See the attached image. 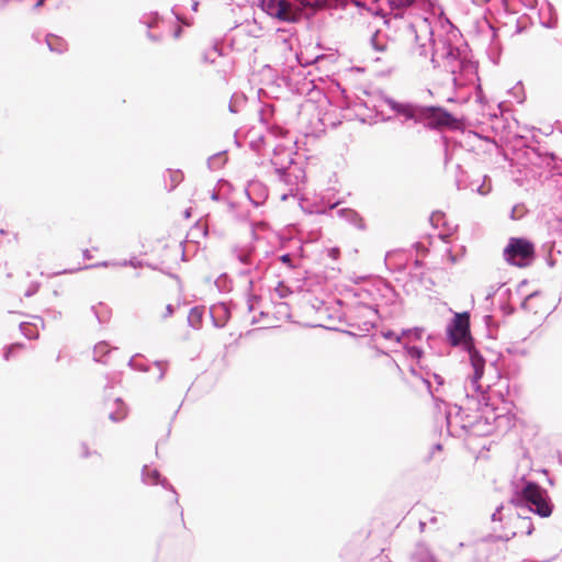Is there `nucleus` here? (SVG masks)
Listing matches in <instances>:
<instances>
[{
    "instance_id": "1",
    "label": "nucleus",
    "mask_w": 562,
    "mask_h": 562,
    "mask_svg": "<svg viewBox=\"0 0 562 562\" xmlns=\"http://www.w3.org/2000/svg\"><path fill=\"white\" fill-rule=\"evenodd\" d=\"M503 257L509 265L527 267L535 257V246L526 238L512 237L503 250Z\"/></svg>"
},
{
    "instance_id": "2",
    "label": "nucleus",
    "mask_w": 562,
    "mask_h": 562,
    "mask_svg": "<svg viewBox=\"0 0 562 562\" xmlns=\"http://www.w3.org/2000/svg\"><path fill=\"white\" fill-rule=\"evenodd\" d=\"M448 339L452 346L461 345L470 347V315L469 313H457L448 327Z\"/></svg>"
},
{
    "instance_id": "3",
    "label": "nucleus",
    "mask_w": 562,
    "mask_h": 562,
    "mask_svg": "<svg viewBox=\"0 0 562 562\" xmlns=\"http://www.w3.org/2000/svg\"><path fill=\"white\" fill-rule=\"evenodd\" d=\"M522 498L530 504L531 509L541 517H549L552 513V507L548 501L546 492L536 483L529 482L522 488Z\"/></svg>"
},
{
    "instance_id": "4",
    "label": "nucleus",
    "mask_w": 562,
    "mask_h": 562,
    "mask_svg": "<svg viewBox=\"0 0 562 562\" xmlns=\"http://www.w3.org/2000/svg\"><path fill=\"white\" fill-rule=\"evenodd\" d=\"M127 364L132 370L153 373L154 382L157 383L162 380L167 370L168 362L156 360L153 363H149V361L142 353H136L130 358Z\"/></svg>"
},
{
    "instance_id": "5",
    "label": "nucleus",
    "mask_w": 562,
    "mask_h": 562,
    "mask_svg": "<svg viewBox=\"0 0 562 562\" xmlns=\"http://www.w3.org/2000/svg\"><path fill=\"white\" fill-rule=\"evenodd\" d=\"M424 121L429 128L441 130L445 127L457 128L459 121L442 108L427 106L424 111Z\"/></svg>"
},
{
    "instance_id": "6",
    "label": "nucleus",
    "mask_w": 562,
    "mask_h": 562,
    "mask_svg": "<svg viewBox=\"0 0 562 562\" xmlns=\"http://www.w3.org/2000/svg\"><path fill=\"white\" fill-rule=\"evenodd\" d=\"M147 29V37L154 43H158L164 37L161 25L164 24L162 19L157 12L142 16L140 21Z\"/></svg>"
},
{
    "instance_id": "7",
    "label": "nucleus",
    "mask_w": 562,
    "mask_h": 562,
    "mask_svg": "<svg viewBox=\"0 0 562 562\" xmlns=\"http://www.w3.org/2000/svg\"><path fill=\"white\" fill-rule=\"evenodd\" d=\"M302 18V8L288 0H281L277 20L288 23H296Z\"/></svg>"
},
{
    "instance_id": "8",
    "label": "nucleus",
    "mask_w": 562,
    "mask_h": 562,
    "mask_svg": "<svg viewBox=\"0 0 562 562\" xmlns=\"http://www.w3.org/2000/svg\"><path fill=\"white\" fill-rule=\"evenodd\" d=\"M105 405L110 411L109 419L113 423H120L128 415V407L120 397L106 401Z\"/></svg>"
},
{
    "instance_id": "9",
    "label": "nucleus",
    "mask_w": 562,
    "mask_h": 562,
    "mask_svg": "<svg viewBox=\"0 0 562 562\" xmlns=\"http://www.w3.org/2000/svg\"><path fill=\"white\" fill-rule=\"evenodd\" d=\"M142 480L147 485H161L162 487L175 492L173 486L167 482L166 479H162L160 473L156 468H151L149 465H144L142 470Z\"/></svg>"
},
{
    "instance_id": "10",
    "label": "nucleus",
    "mask_w": 562,
    "mask_h": 562,
    "mask_svg": "<svg viewBox=\"0 0 562 562\" xmlns=\"http://www.w3.org/2000/svg\"><path fill=\"white\" fill-rule=\"evenodd\" d=\"M507 524L512 527L510 531L505 535L507 538L515 537L518 533L531 532V521L519 515L509 517Z\"/></svg>"
},
{
    "instance_id": "11",
    "label": "nucleus",
    "mask_w": 562,
    "mask_h": 562,
    "mask_svg": "<svg viewBox=\"0 0 562 562\" xmlns=\"http://www.w3.org/2000/svg\"><path fill=\"white\" fill-rule=\"evenodd\" d=\"M45 42L48 49L57 54H63L68 48L67 42L63 37L55 34H46Z\"/></svg>"
},
{
    "instance_id": "12",
    "label": "nucleus",
    "mask_w": 562,
    "mask_h": 562,
    "mask_svg": "<svg viewBox=\"0 0 562 562\" xmlns=\"http://www.w3.org/2000/svg\"><path fill=\"white\" fill-rule=\"evenodd\" d=\"M424 111L425 108H418L413 105H398L397 113L403 115L406 119L415 120L416 122L424 121Z\"/></svg>"
},
{
    "instance_id": "13",
    "label": "nucleus",
    "mask_w": 562,
    "mask_h": 562,
    "mask_svg": "<svg viewBox=\"0 0 562 562\" xmlns=\"http://www.w3.org/2000/svg\"><path fill=\"white\" fill-rule=\"evenodd\" d=\"M111 352L109 344L104 340L98 342L93 348V360L99 363L106 364L108 356Z\"/></svg>"
},
{
    "instance_id": "14",
    "label": "nucleus",
    "mask_w": 562,
    "mask_h": 562,
    "mask_svg": "<svg viewBox=\"0 0 562 562\" xmlns=\"http://www.w3.org/2000/svg\"><path fill=\"white\" fill-rule=\"evenodd\" d=\"M281 0H261V9L270 16L277 19Z\"/></svg>"
},
{
    "instance_id": "15",
    "label": "nucleus",
    "mask_w": 562,
    "mask_h": 562,
    "mask_svg": "<svg viewBox=\"0 0 562 562\" xmlns=\"http://www.w3.org/2000/svg\"><path fill=\"white\" fill-rule=\"evenodd\" d=\"M302 11L310 9L312 11L321 10L327 7V0H297Z\"/></svg>"
},
{
    "instance_id": "16",
    "label": "nucleus",
    "mask_w": 562,
    "mask_h": 562,
    "mask_svg": "<svg viewBox=\"0 0 562 562\" xmlns=\"http://www.w3.org/2000/svg\"><path fill=\"white\" fill-rule=\"evenodd\" d=\"M24 347H25V345L22 342H14L9 346H5L3 348V353H2L3 359L5 361L11 360L15 356V353L21 351Z\"/></svg>"
},
{
    "instance_id": "17",
    "label": "nucleus",
    "mask_w": 562,
    "mask_h": 562,
    "mask_svg": "<svg viewBox=\"0 0 562 562\" xmlns=\"http://www.w3.org/2000/svg\"><path fill=\"white\" fill-rule=\"evenodd\" d=\"M188 319L193 327L200 326L202 322V312L196 307L192 308L189 313Z\"/></svg>"
},
{
    "instance_id": "18",
    "label": "nucleus",
    "mask_w": 562,
    "mask_h": 562,
    "mask_svg": "<svg viewBox=\"0 0 562 562\" xmlns=\"http://www.w3.org/2000/svg\"><path fill=\"white\" fill-rule=\"evenodd\" d=\"M91 312L94 314L97 321L99 324H105L109 322L110 319V311L106 308L104 312L100 313L98 310H97V306L92 305L91 306Z\"/></svg>"
},
{
    "instance_id": "19",
    "label": "nucleus",
    "mask_w": 562,
    "mask_h": 562,
    "mask_svg": "<svg viewBox=\"0 0 562 562\" xmlns=\"http://www.w3.org/2000/svg\"><path fill=\"white\" fill-rule=\"evenodd\" d=\"M349 2H352L357 7H363L358 0H327V7H346Z\"/></svg>"
},
{
    "instance_id": "20",
    "label": "nucleus",
    "mask_w": 562,
    "mask_h": 562,
    "mask_svg": "<svg viewBox=\"0 0 562 562\" xmlns=\"http://www.w3.org/2000/svg\"><path fill=\"white\" fill-rule=\"evenodd\" d=\"M416 0H389L392 9H406L415 3Z\"/></svg>"
},
{
    "instance_id": "21",
    "label": "nucleus",
    "mask_w": 562,
    "mask_h": 562,
    "mask_svg": "<svg viewBox=\"0 0 562 562\" xmlns=\"http://www.w3.org/2000/svg\"><path fill=\"white\" fill-rule=\"evenodd\" d=\"M166 173L169 177L170 184H167V181L165 180V188L168 192H172L176 189V170L168 168Z\"/></svg>"
},
{
    "instance_id": "22",
    "label": "nucleus",
    "mask_w": 562,
    "mask_h": 562,
    "mask_svg": "<svg viewBox=\"0 0 562 562\" xmlns=\"http://www.w3.org/2000/svg\"><path fill=\"white\" fill-rule=\"evenodd\" d=\"M21 333L29 339H34L37 337V334L34 333V329L32 328V325L29 323H21L20 324Z\"/></svg>"
},
{
    "instance_id": "23",
    "label": "nucleus",
    "mask_w": 562,
    "mask_h": 562,
    "mask_svg": "<svg viewBox=\"0 0 562 562\" xmlns=\"http://www.w3.org/2000/svg\"><path fill=\"white\" fill-rule=\"evenodd\" d=\"M406 352L412 359H415L416 361H419L423 357V350L415 346L407 347Z\"/></svg>"
},
{
    "instance_id": "24",
    "label": "nucleus",
    "mask_w": 562,
    "mask_h": 562,
    "mask_svg": "<svg viewBox=\"0 0 562 562\" xmlns=\"http://www.w3.org/2000/svg\"><path fill=\"white\" fill-rule=\"evenodd\" d=\"M274 291L277 292L278 296L281 299L286 297L291 293L289 286H286L282 282H279V284L277 285Z\"/></svg>"
},
{
    "instance_id": "25",
    "label": "nucleus",
    "mask_w": 562,
    "mask_h": 562,
    "mask_svg": "<svg viewBox=\"0 0 562 562\" xmlns=\"http://www.w3.org/2000/svg\"><path fill=\"white\" fill-rule=\"evenodd\" d=\"M93 454H97V451H91L87 443L82 442L80 445V456L81 458H89Z\"/></svg>"
},
{
    "instance_id": "26",
    "label": "nucleus",
    "mask_w": 562,
    "mask_h": 562,
    "mask_svg": "<svg viewBox=\"0 0 562 562\" xmlns=\"http://www.w3.org/2000/svg\"><path fill=\"white\" fill-rule=\"evenodd\" d=\"M472 364H473L474 371L483 370V368H484V361L482 358L473 357Z\"/></svg>"
},
{
    "instance_id": "27",
    "label": "nucleus",
    "mask_w": 562,
    "mask_h": 562,
    "mask_svg": "<svg viewBox=\"0 0 562 562\" xmlns=\"http://www.w3.org/2000/svg\"><path fill=\"white\" fill-rule=\"evenodd\" d=\"M40 285L37 283H32L27 290L25 291L24 295L26 297L33 296L38 291Z\"/></svg>"
},
{
    "instance_id": "28",
    "label": "nucleus",
    "mask_w": 562,
    "mask_h": 562,
    "mask_svg": "<svg viewBox=\"0 0 562 562\" xmlns=\"http://www.w3.org/2000/svg\"><path fill=\"white\" fill-rule=\"evenodd\" d=\"M116 265L117 263H112V266H116ZM109 266H111L110 261H102V262H98V263H94V265H87L82 269H92V268L109 267Z\"/></svg>"
},
{
    "instance_id": "29",
    "label": "nucleus",
    "mask_w": 562,
    "mask_h": 562,
    "mask_svg": "<svg viewBox=\"0 0 562 562\" xmlns=\"http://www.w3.org/2000/svg\"><path fill=\"white\" fill-rule=\"evenodd\" d=\"M121 266H132L134 268H137V267H140L142 266V262L137 259H131V260H124L122 263H120Z\"/></svg>"
},
{
    "instance_id": "30",
    "label": "nucleus",
    "mask_w": 562,
    "mask_h": 562,
    "mask_svg": "<svg viewBox=\"0 0 562 562\" xmlns=\"http://www.w3.org/2000/svg\"><path fill=\"white\" fill-rule=\"evenodd\" d=\"M175 306L172 304H167L166 306V313L162 315V318H167V317H170L175 314Z\"/></svg>"
},
{
    "instance_id": "31",
    "label": "nucleus",
    "mask_w": 562,
    "mask_h": 562,
    "mask_svg": "<svg viewBox=\"0 0 562 562\" xmlns=\"http://www.w3.org/2000/svg\"><path fill=\"white\" fill-rule=\"evenodd\" d=\"M82 256H83V259H86V260H89L92 258L89 249L83 250Z\"/></svg>"
},
{
    "instance_id": "32",
    "label": "nucleus",
    "mask_w": 562,
    "mask_h": 562,
    "mask_svg": "<svg viewBox=\"0 0 562 562\" xmlns=\"http://www.w3.org/2000/svg\"><path fill=\"white\" fill-rule=\"evenodd\" d=\"M483 374V370L474 371V382H476Z\"/></svg>"
},
{
    "instance_id": "33",
    "label": "nucleus",
    "mask_w": 562,
    "mask_h": 562,
    "mask_svg": "<svg viewBox=\"0 0 562 562\" xmlns=\"http://www.w3.org/2000/svg\"><path fill=\"white\" fill-rule=\"evenodd\" d=\"M164 273H166L167 276L171 277V278H176V274L172 272L171 269H168V270H161Z\"/></svg>"
},
{
    "instance_id": "34",
    "label": "nucleus",
    "mask_w": 562,
    "mask_h": 562,
    "mask_svg": "<svg viewBox=\"0 0 562 562\" xmlns=\"http://www.w3.org/2000/svg\"><path fill=\"white\" fill-rule=\"evenodd\" d=\"M240 261L244 262V263H248L249 256L248 255L240 256Z\"/></svg>"
},
{
    "instance_id": "35",
    "label": "nucleus",
    "mask_w": 562,
    "mask_h": 562,
    "mask_svg": "<svg viewBox=\"0 0 562 562\" xmlns=\"http://www.w3.org/2000/svg\"><path fill=\"white\" fill-rule=\"evenodd\" d=\"M170 34L172 35V37H176V24L170 25Z\"/></svg>"
},
{
    "instance_id": "36",
    "label": "nucleus",
    "mask_w": 562,
    "mask_h": 562,
    "mask_svg": "<svg viewBox=\"0 0 562 562\" xmlns=\"http://www.w3.org/2000/svg\"><path fill=\"white\" fill-rule=\"evenodd\" d=\"M281 260H282L283 262H289V261H290V256H289V255H283V256L281 257Z\"/></svg>"
},
{
    "instance_id": "37",
    "label": "nucleus",
    "mask_w": 562,
    "mask_h": 562,
    "mask_svg": "<svg viewBox=\"0 0 562 562\" xmlns=\"http://www.w3.org/2000/svg\"><path fill=\"white\" fill-rule=\"evenodd\" d=\"M331 252H333V257L336 258V256L338 255V249H331Z\"/></svg>"
},
{
    "instance_id": "38",
    "label": "nucleus",
    "mask_w": 562,
    "mask_h": 562,
    "mask_svg": "<svg viewBox=\"0 0 562 562\" xmlns=\"http://www.w3.org/2000/svg\"><path fill=\"white\" fill-rule=\"evenodd\" d=\"M170 11L176 16V4L170 8Z\"/></svg>"
},
{
    "instance_id": "39",
    "label": "nucleus",
    "mask_w": 562,
    "mask_h": 562,
    "mask_svg": "<svg viewBox=\"0 0 562 562\" xmlns=\"http://www.w3.org/2000/svg\"><path fill=\"white\" fill-rule=\"evenodd\" d=\"M198 5H199V3H198V2H193V4H192V9H193L194 11H196Z\"/></svg>"
},
{
    "instance_id": "40",
    "label": "nucleus",
    "mask_w": 562,
    "mask_h": 562,
    "mask_svg": "<svg viewBox=\"0 0 562 562\" xmlns=\"http://www.w3.org/2000/svg\"><path fill=\"white\" fill-rule=\"evenodd\" d=\"M41 4H42V2H41V1H37V2H36V4H35V7L37 8V7H40Z\"/></svg>"
},
{
    "instance_id": "41",
    "label": "nucleus",
    "mask_w": 562,
    "mask_h": 562,
    "mask_svg": "<svg viewBox=\"0 0 562 562\" xmlns=\"http://www.w3.org/2000/svg\"><path fill=\"white\" fill-rule=\"evenodd\" d=\"M465 67L471 69L473 68L471 64H468Z\"/></svg>"
}]
</instances>
